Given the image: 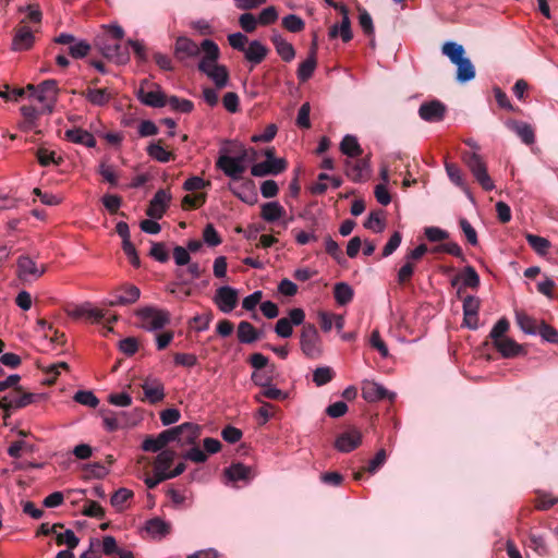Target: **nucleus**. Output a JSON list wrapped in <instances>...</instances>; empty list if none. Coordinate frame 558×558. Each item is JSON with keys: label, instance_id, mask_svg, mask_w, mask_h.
Listing matches in <instances>:
<instances>
[{"label": "nucleus", "instance_id": "c03bdc74", "mask_svg": "<svg viewBox=\"0 0 558 558\" xmlns=\"http://www.w3.org/2000/svg\"><path fill=\"white\" fill-rule=\"evenodd\" d=\"M174 457L175 452L173 450L166 449L160 451L155 461V472L166 474L172 465Z\"/></svg>", "mask_w": 558, "mask_h": 558}, {"label": "nucleus", "instance_id": "3c124183", "mask_svg": "<svg viewBox=\"0 0 558 558\" xmlns=\"http://www.w3.org/2000/svg\"><path fill=\"white\" fill-rule=\"evenodd\" d=\"M510 328V323L506 317L500 318L492 328L489 332V338L493 341V344L501 339L508 338L506 336L507 331Z\"/></svg>", "mask_w": 558, "mask_h": 558}, {"label": "nucleus", "instance_id": "a211bd4d", "mask_svg": "<svg viewBox=\"0 0 558 558\" xmlns=\"http://www.w3.org/2000/svg\"><path fill=\"white\" fill-rule=\"evenodd\" d=\"M216 167L233 181L241 180L246 170L245 165H240L235 158L228 155H221L216 161Z\"/></svg>", "mask_w": 558, "mask_h": 558}, {"label": "nucleus", "instance_id": "774afa93", "mask_svg": "<svg viewBox=\"0 0 558 558\" xmlns=\"http://www.w3.org/2000/svg\"><path fill=\"white\" fill-rule=\"evenodd\" d=\"M537 333L541 335L544 340L550 343H558V331L545 322L539 323Z\"/></svg>", "mask_w": 558, "mask_h": 558}, {"label": "nucleus", "instance_id": "7c9ffc66", "mask_svg": "<svg viewBox=\"0 0 558 558\" xmlns=\"http://www.w3.org/2000/svg\"><path fill=\"white\" fill-rule=\"evenodd\" d=\"M268 48L258 40H253L244 50L245 59L253 64H259L268 54Z\"/></svg>", "mask_w": 558, "mask_h": 558}, {"label": "nucleus", "instance_id": "49530a36", "mask_svg": "<svg viewBox=\"0 0 558 558\" xmlns=\"http://www.w3.org/2000/svg\"><path fill=\"white\" fill-rule=\"evenodd\" d=\"M457 69V80L461 83L469 82L475 77V69L469 58L462 59L460 62L456 64Z\"/></svg>", "mask_w": 558, "mask_h": 558}, {"label": "nucleus", "instance_id": "4468645a", "mask_svg": "<svg viewBox=\"0 0 558 558\" xmlns=\"http://www.w3.org/2000/svg\"><path fill=\"white\" fill-rule=\"evenodd\" d=\"M35 44L34 32L27 25H19L14 29L12 38L11 50L26 51L29 50Z\"/></svg>", "mask_w": 558, "mask_h": 558}, {"label": "nucleus", "instance_id": "6ab92c4d", "mask_svg": "<svg viewBox=\"0 0 558 558\" xmlns=\"http://www.w3.org/2000/svg\"><path fill=\"white\" fill-rule=\"evenodd\" d=\"M218 308L223 313H230L238 304V291L231 287H220L214 299Z\"/></svg>", "mask_w": 558, "mask_h": 558}, {"label": "nucleus", "instance_id": "603ef678", "mask_svg": "<svg viewBox=\"0 0 558 558\" xmlns=\"http://www.w3.org/2000/svg\"><path fill=\"white\" fill-rule=\"evenodd\" d=\"M333 377H335V372L329 366L317 367L313 372V381L318 387L328 384L329 381H331L333 379Z\"/></svg>", "mask_w": 558, "mask_h": 558}, {"label": "nucleus", "instance_id": "a18cd8bd", "mask_svg": "<svg viewBox=\"0 0 558 558\" xmlns=\"http://www.w3.org/2000/svg\"><path fill=\"white\" fill-rule=\"evenodd\" d=\"M517 324L529 335H536L539 328L537 320L523 312L515 313Z\"/></svg>", "mask_w": 558, "mask_h": 558}, {"label": "nucleus", "instance_id": "2eb2a0df", "mask_svg": "<svg viewBox=\"0 0 558 558\" xmlns=\"http://www.w3.org/2000/svg\"><path fill=\"white\" fill-rule=\"evenodd\" d=\"M362 444V433L356 428H350L338 435L335 448L340 452H351Z\"/></svg>", "mask_w": 558, "mask_h": 558}, {"label": "nucleus", "instance_id": "9b49d317", "mask_svg": "<svg viewBox=\"0 0 558 558\" xmlns=\"http://www.w3.org/2000/svg\"><path fill=\"white\" fill-rule=\"evenodd\" d=\"M85 318L94 324H102L105 328L104 335L106 336L112 331L111 324L117 320V315L110 313L108 310L95 307L86 302Z\"/></svg>", "mask_w": 558, "mask_h": 558}, {"label": "nucleus", "instance_id": "412c9836", "mask_svg": "<svg viewBox=\"0 0 558 558\" xmlns=\"http://www.w3.org/2000/svg\"><path fill=\"white\" fill-rule=\"evenodd\" d=\"M170 199L171 195L167 190H158L146 209V215L153 219L162 218Z\"/></svg>", "mask_w": 558, "mask_h": 558}, {"label": "nucleus", "instance_id": "79ce46f5", "mask_svg": "<svg viewBox=\"0 0 558 558\" xmlns=\"http://www.w3.org/2000/svg\"><path fill=\"white\" fill-rule=\"evenodd\" d=\"M19 12L25 13V16L21 20L20 25H27V23L40 24L41 22L43 13L38 4L20 7Z\"/></svg>", "mask_w": 558, "mask_h": 558}, {"label": "nucleus", "instance_id": "5fc2aeb1", "mask_svg": "<svg viewBox=\"0 0 558 558\" xmlns=\"http://www.w3.org/2000/svg\"><path fill=\"white\" fill-rule=\"evenodd\" d=\"M56 542L59 546L66 545L68 549L73 550L77 547L80 539L72 530H66L62 533H57Z\"/></svg>", "mask_w": 558, "mask_h": 558}, {"label": "nucleus", "instance_id": "e433bc0d", "mask_svg": "<svg viewBox=\"0 0 558 558\" xmlns=\"http://www.w3.org/2000/svg\"><path fill=\"white\" fill-rule=\"evenodd\" d=\"M105 427L109 432L117 430L119 428L132 426L137 424L136 418L128 420L124 412H120L116 415H105L104 416Z\"/></svg>", "mask_w": 558, "mask_h": 558}, {"label": "nucleus", "instance_id": "5701e85b", "mask_svg": "<svg viewBox=\"0 0 558 558\" xmlns=\"http://www.w3.org/2000/svg\"><path fill=\"white\" fill-rule=\"evenodd\" d=\"M142 530H144L150 538L160 541L171 533L172 525L163 519L155 517L147 520Z\"/></svg>", "mask_w": 558, "mask_h": 558}, {"label": "nucleus", "instance_id": "0eeeda50", "mask_svg": "<svg viewBox=\"0 0 558 558\" xmlns=\"http://www.w3.org/2000/svg\"><path fill=\"white\" fill-rule=\"evenodd\" d=\"M35 400V395L13 390L5 395H0V408L4 412L15 411L27 407Z\"/></svg>", "mask_w": 558, "mask_h": 558}, {"label": "nucleus", "instance_id": "ea45409f", "mask_svg": "<svg viewBox=\"0 0 558 558\" xmlns=\"http://www.w3.org/2000/svg\"><path fill=\"white\" fill-rule=\"evenodd\" d=\"M251 468L242 463H232L229 468L225 469V474L229 481H248L252 475Z\"/></svg>", "mask_w": 558, "mask_h": 558}, {"label": "nucleus", "instance_id": "f704fd0d", "mask_svg": "<svg viewBox=\"0 0 558 558\" xmlns=\"http://www.w3.org/2000/svg\"><path fill=\"white\" fill-rule=\"evenodd\" d=\"M146 151L153 159L159 162H168L174 159V155L165 148L162 140L150 142L146 147Z\"/></svg>", "mask_w": 558, "mask_h": 558}, {"label": "nucleus", "instance_id": "052dcab7", "mask_svg": "<svg viewBox=\"0 0 558 558\" xmlns=\"http://www.w3.org/2000/svg\"><path fill=\"white\" fill-rule=\"evenodd\" d=\"M148 255L160 263H167L169 260V252L166 244L162 242H151V248Z\"/></svg>", "mask_w": 558, "mask_h": 558}, {"label": "nucleus", "instance_id": "20e7f679", "mask_svg": "<svg viewBox=\"0 0 558 558\" xmlns=\"http://www.w3.org/2000/svg\"><path fill=\"white\" fill-rule=\"evenodd\" d=\"M300 347L303 354L308 359L317 360L322 356L323 343L315 325H303L300 335Z\"/></svg>", "mask_w": 558, "mask_h": 558}, {"label": "nucleus", "instance_id": "f257e3e1", "mask_svg": "<svg viewBox=\"0 0 558 558\" xmlns=\"http://www.w3.org/2000/svg\"><path fill=\"white\" fill-rule=\"evenodd\" d=\"M123 37L124 31L120 25H101L94 45L106 59L117 64H125L130 60V47L136 56H140V41L128 40L123 43Z\"/></svg>", "mask_w": 558, "mask_h": 558}, {"label": "nucleus", "instance_id": "c85d7f7f", "mask_svg": "<svg viewBox=\"0 0 558 558\" xmlns=\"http://www.w3.org/2000/svg\"><path fill=\"white\" fill-rule=\"evenodd\" d=\"M494 347L505 359H511L524 352L523 347L509 337L495 342Z\"/></svg>", "mask_w": 558, "mask_h": 558}, {"label": "nucleus", "instance_id": "09e8293b", "mask_svg": "<svg viewBox=\"0 0 558 558\" xmlns=\"http://www.w3.org/2000/svg\"><path fill=\"white\" fill-rule=\"evenodd\" d=\"M442 53L445 56H447L449 58V60L453 63V64H457L458 62H460L462 59H464V48L459 45V44H456V43H446L444 46H442Z\"/></svg>", "mask_w": 558, "mask_h": 558}, {"label": "nucleus", "instance_id": "4d7b16f0", "mask_svg": "<svg viewBox=\"0 0 558 558\" xmlns=\"http://www.w3.org/2000/svg\"><path fill=\"white\" fill-rule=\"evenodd\" d=\"M133 497V493L128 488L118 489L111 497V505L118 510H122L125 504Z\"/></svg>", "mask_w": 558, "mask_h": 558}, {"label": "nucleus", "instance_id": "dca6fc26", "mask_svg": "<svg viewBox=\"0 0 558 558\" xmlns=\"http://www.w3.org/2000/svg\"><path fill=\"white\" fill-rule=\"evenodd\" d=\"M446 111V106L435 99L423 102L418 108V116L426 122H439L444 120Z\"/></svg>", "mask_w": 558, "mask_h": 558}, {"label": "nucleus", "instance_id": "680f3d73", "mask_svg": "<svg viewBox=\"0 0 558 558\" xmlns=\"http://www.w3.org/2000/svg\"><path fill=\"white\" fill-rule=\"evenodd\" d=\"M380 215L381 211H372L367 220L364 222V227L376 233L381 232L385 228V221L384 218L380 217Z\"/></svg>", "mask_w": 558, "mask_h": 558}, {"label": "nucleus", "instance_id": "6e6552de", "mask_svg": "<svg viewBox=\"0 0 558 558\" xmlns=\"http://www.w3.org/2000/svg\"><path fill=\"white\" fill-rule=\"evenodd\" d=\"M201 48L204 52V56L198 63V70L207 75L211 69L219 65L217 60L219 59L220 50L218 45L211 39L203 40Z\"/></svg>", "mask_w": 558, "mask_h": 558}, {"label": "nucleus", "instance_id": "de8ad7c7", "mask_svg": "<svg viewBox=\"0 0 558 558\" xmlns=\"http://www.w3.org/2000/svg\"><path fill=\"white\" fill-rule=\"evenodd\" d=\"M525 239L529 245L535 251V253H537L541 256L547 254L550 247V242L546 238L532 233H526Z\"/></svg>", "mask_w": 558, "mask_h": 558}, {"label": "nucleus", "instance_id": "e2e57ef3", "mask_svg": "<svg viewBox=\"0 0 558 558\" xmlns=\"http://www.w3.org/2000/svg\"><path fill=\"white\" fill-rule=\"evenodd\" d=\"M36 156L39 165L43 167H48L51 163L59 165L61 161V158H56L54 151L49 150L45 147L38 148Z\"/></svg>", "mask_w": 558, "mask_h": 558}, {"label": "nucleus", "instance_id": "473e14b6", "mask_svg": "<svg viewBox=\"0 0 558 558\" xmlns=\"http://www.w3.org/2000/svg\"><path fill=\"white\" fill-rule=\"evenodd\" d=\"M507 126L517 133V135L526 145H531L535 141V134L532 126L525 122L510 120L507 122Z\"/></svg>", "mask_w": 558, "mask_h": 558}, {"label": "nucleus", "instance_id": "39448f33", "mask_svg": "<svg viewBox=\"0 0 558 558\" xmlns=\"http://www.w3.org/2000/svg\"><path fill=\"white\" fill-rule=\"evenodd\" d=\"M17 277L24 282H32L39 279L46 272V265H37V263L27 255L17 258Z\"/></svg>", "mask_w": 558, "mask_h": 558}, {"label": "nucleus", "instance_id": "393cba45", "mask_svg": "<svg viewBox=\"0 0 558 558\" xmlns=\"http://www.w3.org/2000/svg\"><path fill=\"white\" fill-rule=\"evenodd\" d=\"M140 299V289L134 284H123L114 291V299L109 301L110 306L128 305Z\"/></svg>", "mask_w": 558, "mask_h": 558}, {"label": "nucleus", "instance_id": "f03ea898", "mask_svg": "<svg viewBox=\"0 0 558 558\" xmlns=\"http://www.w3.org/2000/svg\"><path fill=\"white\" fill-rule=\"evenodd\" d=\"M462 160L484 191L489 192L495 189L494 181L487 172V166L482 156L475 151H463Z\"/></svg>", "mask_w": 558, "mask_h": 558}, {"label": "nucleus", "instance_id": "f3484780", "mask_svg": "<svg viewBox=\"0 0 558 558\" xmlns=\"http://www.w3.org/2000/svg\"><path fill=\"white\" fill-rule=\"evenodd\" d=\"M202 48L189 37L180 36L174 44V57L183 62L189 58H195L199 54Z\"/></svg>", "mask_w": 558, "mask_h": 558}, {"label": "nucleus", "instance_id": "338daca9", "mask_svg": "<svg viewBox=\"0 0 558 558\" xmlns=\"http://www.w3.org/2000/svg\"><path fill=\"white\" fill-rule=\"evenodd\" d=\"M90 50V45L85 40L74 41L69 47V53L75 59L84 58Z\"/></svg>", "mask_w": 558, "mask_h": 558}, {"label": "nucleus", "instance_id": "c9c22d12", "mask_svg": "<svg viewBox=\"0 0 558 558\" xmlns=\"http://www.w3.org/2000/svg\"><path fill=\"white\" fill-rule=\"evenodd\" d=\"M167 102L168 97L159 86L155 90L146 93L142 89V104L151 108H162Z\"/></svg>", "mask_w": 558, "mask_h": 558}, {"label": "nucleus", "instance_id": "864d4df0", "mask_svg": "<svg viewBox=\"0 0 558 558\" xmlns=\"http://www.w3.org/2000/svg\"><path fill=\"white\" fill-rule=\"evenodd\" d=\"M461 278L463 280V284L473 290H477L480 287V276L472 266H466L462 274Z\"/></svg>", "mask_w": 558, "mask_h": 558}, {"label": "nucleus", "instance_id": "cd10ccee", "mask_svg": "<svg viewBox=\"0 0 558 558\" xmlns=\"http://www.w3.org/2000/svg\"><path fill=\"white\" fill-rule=\"evenodd\" d=\"M272 45L276 48L277 53L286 62H290L295 57L294 47L288 43L280 34L274 33L270 37Z\"/></svg>", "mask_w": 558, "mask_h": 558}, {"label": "nucleus", "instance_id": "69168bd1", "mask_svg": "<svg viewBox=\"0 0 558 558\" xmlns=\"http://www.w3.org/2000/svg\"><path fill=\"white\" fill-rule=\"evenodd\" d=\"M82 513L89 518L102 519L105 511L102 507L93 500H87L82 509Z\"/></svg>", "mask_w": 558, "mask_h": 558}, {"label": "nucleus", "instance_id": "37998d69", "mask_svg": "<svg viewBox=\"0 0 558 558\" xmlns=\"http://www.w3.org/2000/svg\"><path fill=\"white\" fill-rule=\"evenodd\" d=\"M353 289L345 282H338L333 287V296L339 305H347L353 299Z\"/></svg>", "mask_w": 558, "mask_h": 558}, {"label": "nucleus", "instance_id": "aec40b11", "mask_svg": "<svg viewBox=\"0 0 558 558\" xmlns=\"http://www.w3.org/2000/svg\"><path fill=\"white\" fill-rule=\"evenodd\" d=\"M362 397L367 402H376L384 399L393 400L396 393L388 391L384 386L375 381L364 380L362 385Z\"/></svg>", "mask_w": 558, "mask_h": 558}, {"label": "nucleus", "instance_id": "bb28decb", "mask_svg": "<svg viewBox=\"0 0 558 558\" xmlns=\"http://www.w3.org/2000/svg\"><path fill=\"white\" fill-rule=\"evenodd\" d=\"M317 66L316 60V41H313L307 59L300 63L296 71L298 78L301 83L308 81Z\"/></svg>", "mask_w": 558, "mask_h": 558}, {"label": "nucleus", "instance_id": "ddd939ff", "mask_svg": "<svg viewBox=\"0 0 558 558\" xmlns=\"http://www.w3.org/2000/svg\"><path fill=\"white\" fill-rule=\"evenodd\" d=\"M116 232L122 239V250L134 267H140V257L134 244L131 242L130 228L124 221H119L116 226Z\"/></svg>", "mask_w": 558, "mask_h": 558}, {"label": "nucleus", "instance_id": "bf43d9fd", "mask_svg": "<svg viewBox=\"0 0 558 558\" xmlns=\"http://www.w3.org/2000/svg\"><path fill=\"white\" fill-rule=\"evenodd\" d=\"M74 401L89 407V408H96L99 403L98 398L94 395L93 391L89 390H80L74 395Z\"/></svg>", "mask_w": 558, "mask_h": 558}, {"label": "nucleus", "instance_id": "13d9d810", "mask_svg": "<svg viewBox=\"0 0 558 558\" xmlns=\"http://www.w3.org/2000/svg\"><path fill=\"white\" fill-rule=\"evenodd\" d=\"M172 110L190 113L194 109V104L189 99H181L177 96L168 97V102Z\"/></svg>", "mask_w": 558, "mask_h": 558}, {"label": "nucleus", "instance_id": "0e129e2a", "mask_svg": "<svg viewBox=\"0 0 558 558\" xmlns=\"http://www.w3.org/2000/svg\"><path fill=\"white\" fill-rule=\"evenodd\" d=\"M359 24L365 35H374V24L371 14L363 8H359Z\"/></svg>", "mask_w": 558, "mask_h": 558}, {"label": "nucleus", "instance_id": "7ed1b4c3", "mask_svg": "<svg viewBox=\"0 0 558 558\" xmlns=\"http://www.w3.org/2000/svg\"><path fill=\"white\" fill-rule=\"evenodd\" d=\"M27 90L29 93V97L35 98L40 104H43V111L51 113L58 98V84L54 80H46L40 83L37 87L34 85H28Z\"/></svg>", "mask_w": 558, "mask_h": 558}, {"label": "nucleus", "instance_id": "f8f14e48", "mask_svg": "<svg viewBox=\"0 0 558 558\" xmlns=\"http://www.w3.org/2000/svg\"><path fill=\"white\" fill-rule=\"evenodd\" d=\"M288 168L286 159L264 160L253 165L251 173L254 177L262 178L267 175H278L284 172Z\"/></svg>", "mask_w": 558, "mask_h": 558}, {"label": "nucleus", "instance_id": "a19ab883", "mask_svg": "<svg viewBox=\"0 0 558 558\" xmlns=\"http://www.w3.org/2000/svg\"><path fill=\"white\" fill-rule=\"evenodd\" d=\"M445 169H446L447 175L450 179V181L454 185L462 189L466 194H469L468 184L465 182L464 175H463L461 169L459 168V166L456 163L446 161Z\"/></svg>", "mask_w": 558, "mask_h": 558}, {"label": "nucleus", "instance_id": "72a5a7b5", "mask_svg": "<svg viewBox=\"0 0 558 558\" xmlns=\"http://www.w3.org/2000/svg\"><path fill=\"white\" fill-rule=\"evenodd\" d=\"M65 138L72 143L81 144L86 147H95L96 140L94 135L85 130L74 128L65 131Z\"/></svg>", "mask_w": 558, "mask_h": 558}, {"label": "nucleus", "instance_id": "8fccbe9b", "mask_svg": "<svg viewBox=\"0 0 558 558\" xmlns=\"http://www.w3.org/2000/svg\"><path fill=\"white\" fill-rule=\"evenodd\" d=\"M207 76L211 78L217 88H223L229 80V73L225 65H217L208 72Z\"/></svg>", "mask_w": 558, "mask_h": 558}, {"label": "nucleus", "instance_id": "c756f323", "mask_svg": "<svg viewBox=\"0 0 558 558\" xmlns=\"http://www.w3.org/2000/svg\"><path fill=\"white\" fill-rule=\"evenodd\" d=\"M86 100H88L94 106H105L107 105L113 97V93L107 88H92L88 87L82 94Z\"/></svg>", "mask_w": 558, "mask_h": 558}, {"label": "nucleus", "instance_id": "a878e982", "mask_svg": "<svg viewBox=\"0 0 558 558\" xmlns=\"http://www.w3.org/2000/svg\"><path fill=\"white\" fill-rule=\"evenodd\" d=\"M230 191L242 202L254 205L257 202V192L253 180L247 179L240 185H229Z\"/></svg>", "mask_w": 558, "mask_h": 558}, {"label": "nucleus", "instance_id": "4c0bfd02", "mask_svg": "<svg viewBox=\"0 0 558 558\" xmlns=\"http://www.w3.org/2000/svg\"><path fill=\"white\" fill-rule=\"evenodd\" d=\"M286 215V209L278 202L265 203L260 216L267 222H275Z\"/></svg>", "mask_w": 558, "mask_h": 558}, {"label": "nucleus", "instance_id": "58836bf2", "mask_svg": "<svg viewBox=\"0 0 558 558\" xmlns=\"http://www.w3.org/2000/svg\"><path fill=\"white\" fill-rule=\"evenodd\" d=\"M340 150L350 158H359L363 154V149L354 135H345L340 143Z\"/></svg>", "mask_w": 558, "mask_h": 558}, {"label": "nucleus", "instance_id": "423d86ee", "mask_svg": "<svg viewBox=\"0 0 558 558\" xmlns=\"http://www.w3.org/2000/svg\"><path fill=\"white\" fill-rule=\"evenodd\" d=\"M142 402L157 404L165 400L166 391L161 379L148 376L142 380Z\"/></svg>", "mask_w": 558, "mask_h": 558}, {"label": "nucleus", "instance_id": "2f4dec72", "mask_svg": "<svg viewBox=\"0 0 558 558\" xmlns=\"http://www.w3.org/2000/svg\"><path fill=\"white\" fill-rule=\"evenodd\" d=\"M236 335L241 343H253L262 338V332L246 320L240 322Z\"/></svg>", "mask_w": 558, "mask_h": 558}, {"label": "nucleus", "instance_id": "b1692460", "mask_svg": "<svg viewBox=\"0 0 558 558\" xmlns=\"http://www.w3.org/2000/svg\"><path fill=\"white\" fill-rule=\"evenodd\" d=\"M344 168L345 174L350 180L361 182L367 178V173L369 171V156L360 158L355 161L347 160Z\"/></svg>", "mask_w": 558, "mask_h": 558}, {"label": "nucleus", "instance_id": "1a4fd4ad", "mask_svg": "<svg viewBox=\"0 0 558 558\" xmlns=\"http://www.w3.org/2000/svg\"><path fill=\"white\" fill-rule=\"evenodd\" d=\"M169 314L166 311L155 310L153 307H142V328L148 330H159L169 323Z\"/></svg>", "mask_w": 558, "mask_h": 558}, {"label": "nucleus", "instance_id": "4be33fe9", "mask_svg": "<svg viewBox=\"0 0 558 558\" xmlns=\"http://www.w3.org/2000/svg\"><path fill=\"white\" fill-rule=\"evenodd\" d=\"M177 429V438L175 442L181 446L195 445L197 439L201 436V427L194 423H183L179 426H175Z\"/></svg>", "mask_w": 558, "mask_h": 558}, {"label": "nucleus", "instance_id": "9d476101", "mask_svg": "<svg viewBox=\"0 0 558 558\" xmlns=\"http://www.w3.org/2000/svg\"><path fill=\"white\" fill-rule=\"evenodd\" d=\"M175 427L165 429L157 436H147L142 442V450L157 452L165 448L168 444L175 441Z\"/></svg>", "mask_w": 558, "mask_h": 558}, {"label": "nucleus", "instance_id": "6e6d98bb", "mask_svg": "<svg viewBox=\"0 0 558 558\" xmlns=\"http://www.w3.org/2000/svg\"><path fill=\"white\" fill-rule=\"evenodd\" d=\"M282 26L291 33H300L305 28L304 21L295 15L289 14L282 19Z\"/></svg>", "mask_w": 558, "mask_h": 558}]
</instances>
